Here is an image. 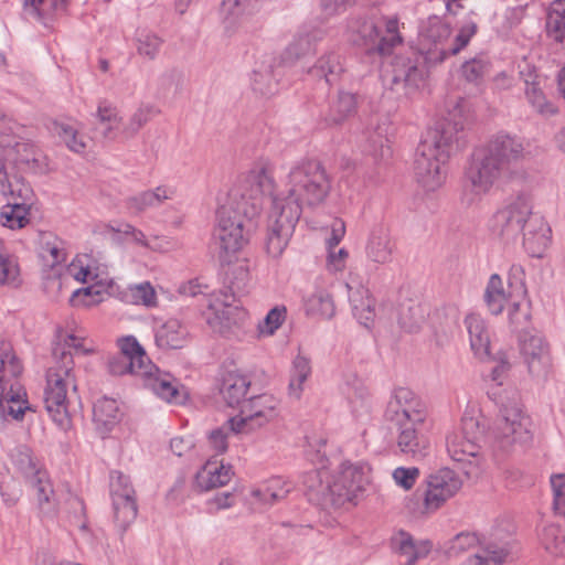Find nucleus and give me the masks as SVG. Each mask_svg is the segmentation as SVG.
Returning a JSON list of instances; mask_svg holds the SVG:
<instances>
[{"label": "nucleus", "instance_id": "5", "mask_svg": "<svg viewBox=\"0 0 565 565\" xmlns=\"http://www.w3.org/2000/svg\"><path fill=\"white\" fill-rule=\"evenodd\" d=\"M120 352L108 362L109 372L114 375L130 374L139 380L158 397L169 403H182L185 391L169 373L161 372L147 356L142 347L134 337L119 341Z\"/></svg>", "mask_w": 565, "mask_h": 565}, {"label": "nucleus", "instance_id": "23", "mask_svg": "<svg viewBox=\"0 0 565 565\" xmlns=\"http://www.w3.org/2000/svg\"><path fill=\"white\" fill-rule=\"evenodd\" d=\"M70 275L79 282H92L95 284L79 288L72 294L71 303L73 306L90 307L103 301V294L105 284L103 279H98V275L94 274L90 266H84L82 260L78 259L76 263H72L68 267Z\"/></svg>", "mask_w": 565, "mask_h": 565}, {"label": "nucleus", "instance_id": "51", "mask_svg": "<svg viewBox=\"0 0 565 565\" xmlns=\"http://www.w3.org/2000/svg\"><path fill=\"white\" fill-rule=\"evenodd\" d=\"M121 299L127 303L142 305L147 308L156 307L158 303L154 288L148 281L128 286L121 292Z\"/></svg>", "mask_w": 565, "mask_h": 565}, {"label": "nucleus", "instance_id": "49", "mask_svg": "<svg viewBox=\"0 0 565 565\" xmlns=\"http://www.w3.org/2000/svg\"><path fill=\"white\" fill-rule=\"evenodd\" d=\"M539 539L541 545L553 556H565V532L554 523L544 524Z\"/></svg>", "mask_w": 565, "mask_h": 565}, {"label": "nucleus", "instance_id": "12", "mask_svg": "<svg viewBox=\"0 0 565 565\" xmlns=\"http://www.w3.org/2000/svg\"><path fill=\"white\" fill-rule=\"evenodd\" d=\"M508 177L482 150L476 149L465 168L461 202L468 206L480 202Z\"/></svg>", "mask_w": 565, "mask_h": 565}, {"label": "nucleus", "instance_id": "43", "mask_svg": "<svg viewBox=\"0 0 565 565\" xmlns=\"http://www.w3.org/2000/svg\"><path fill=\"white\" fill-rule=\"evenodd\" d=\"M290 491L288 482L279 477H275L266 481L260 487L252 491L253 498L258 502L271 505L287 497Z\"/></svg>", "mask_w": 565, "mask_h": 565}, {"label": "nucleus", "instance_id": "64", "mask_svg": "<svg viewBox=\"0 0 565 565\" xmlns=\"http://www.w3.org/2000/svg\"><path fill=\"white\" fill-rule=\"evenodd\" d=\"M12 459L14 465L26 478H31L36 471H41L36 467L31 449L26 446L18 447L12 455Z\"/></svg>", "mask_w": 565, "mask_h": 565}, {"label": "nucleus", "instance_id": "58", "mask_svg": "<svg viewBox=\"0 0 565 565\" xmlns=\"http://www.w3.org/2000/svg\"><path fill=\"white\" fill-rule=\"evenodd\" d=\"M162 45V40L154 33L139 31L136 36V50L140 56L152 61L157 58Z\"/></svg>", "mask_w": 565, "mask_h": 565}, {"label": "nucleus", "instance_id": "29", "mask_svg": "<svg viewBox=\"0 0 565 565\" xmlns=\"http://www.w3.org/2000/svg\"><path fill=\"white\" fill-rule=\"evenodd\" d=\"M395 243L387 227L377 226L370 233L365 245L366 258L379 265L387 264L393 258Z\"/></svg>", "mask_w": 565, "mask_h": 565}, {"label": "nucleus", "instance_id": "46", "mask_svg": "<svg viewBox=\"0 0 565 565\" xmlns=\"http://www.w3.org/2000/svg\"><path fill=\"white\" fill-rule=\"evenodd\" d=\"M311 375L310 360L301 354H298L291 366L290 380L288 385V394L294 399H299L303 392V384Z\"/></svg>", "mask_w": 565, "mask_h": 565}, {"label": "nucleus", "instance_id": "52", "mask_svg": "<svg viewBox=\"0 0 565 565\" xmlns=\"http://www.w3.org/2000/svg\"><path fill=\"white\" fill-rule=\"evenodd\" d=\"M158 110L152 105H140L125 121V125L121 128V138L130 139L135 137L140 129L147 125L154 116H157Z\"/></svg>", "mask_w": 565, "mask_h": 565}, {"label": "nucleus", "instance_id": "25", "mask_svg": "<svg viewBox=\"0 0 565 565\" xmlns=\"http://www.w3.org/2000/svg\"><path fill=\"white\" fill-rule=\"evenodd\" d=\"M396 445L399 451L413 458H423L429 448L428 438L424 434L425 424H403L394 426Z\"/></svg>", "mask_w": 565, "mask_h": 565}, {"label": "nucleus", "instance_id": "31", "mask_svg": "<svg viewBox=\"0 0 565 565\" xmlns=\"http://www.w3.org/2000/svg\"><path fill=\"white\" fill-rule=\"evenodd\" d=\"M470 348L480 360L490 359V332L486 320L478 313H469L465 318Z\"/></svg>", "mask_w": 565, "mask_h": 565}, {"label": "nucleus", "instance_id": "1", "mask_svg": "<svg viewBox=\"0 0 565 565\" xmlns=\"http://www.w3.org/2000/svg\"><path fill=\"white\" fill-rule=\"evenodd\" d=\"M331 191V179L316 160L292 164L287 172L285 190L274 195L268 217L266 252L273 258L282 255L300 218L302 207L321 205Z\"/></svg>", "mask_w": 565, "mask_h": 565}, {"label": "nucleus", "instance_id": "61", "mask_svg": "<svg viewBox=\"0 0 565 565\" xmlns=\"http://www.w3.org/2000/svg\"><path fill=\"white\" fill-rule=\"evenodd\" d=\"M363 138L365 141L364 150L375 159L383 158L390 152V148L385 147L386 138L382 128L377 127L374 131H364Z\"/></svg>", "mask_w": 565, "mask_h": 565}, {"label": "nucleus", "instance_id": "32", "mask_svg": "<svg viewBox=\"0 0 565 565\" xmlns=\"http://www.w3.org/2000/svg\"><path fill=\"white\" fill-rule=\"evenodd\" d=\"M49 129L57 137L68 150L75 153H84L89 139L79 130V125L73 120H53Z\"/></svg>", "mask_w": 565, "mask_h": 565}, {"label": "nucleus", "instance_id": "54", "mask_svg": "<svg viewBox=\"0 0 565 565\" xmlns=\"http://www.w3.org/2000/svg\"><path fill=\"white\" fill-rule=\"evenodd\" d=\"M345 392L352 412L356 416L366 414L371 407L370 393L365 384L358 377H354L352 383H348Z\"/></svg>", "mask_w": 565, "mask_h": 565}, {"label": "nucleus", "instance_id": "10", "mask_svg": "<svg viewBox=\"0 0 565 565\" xmlns=\"http://www.w3.org/2000/svg\"><path fill=\"white\" fill-rule=\"evenodd\" d=\"M348 39L380 55H390L403 42L397 19L376 15L352 19L348 25Z\"/></svg>", "mask_w": 565, "mask_h": 565}, {"label": "nucleus", "instance_id": "50", "mask_svg": "<svg viewBox=\"0 0 565 565\" xmlns=\"http://www.w3.org/2000/svg\"><path fill=\"white\" fill-rule=\"evenodd\" d=\"M40 255L50 265L55 266L65 260L64 242L50 232L40 234Z\"/></svg>", "mask_w": 565, "mask_h": 565}, {"label": "nucleus", "instance_id": "9", "mask_svg": "<svg viewBox=\"0 0 565 565\" xmlns=\"http://www.w3.org/2000/svg\"><path fill=\"white\" fill-rule=\"evenodd\" d=\"M22 363L9 341L0 340V422L19 420L29 409L20 383Z\"/></svg>", "mask_w": 565, "mask_h": 565}, {"label": "nucleus", "instance_id": "15", "mask_svg": "<svg viewBox=\"0 0 565 565\" xmlns=\"http://www.w3.org/2000/svg\"><path fill=\"white\" fill-rule=\"evenodd\" d=\"M461 486V479L448 468L429 475L424 488L417 490L423 500L420 512L423 514L436 512L460 490Z\"/></svg>", "mask_w": 565, "mask_h": 565}, {"label": "nucleus", "instance_id": "40", "mask_svg": "<svg viewBox=\"0 0 565 565\" xmlns=\"http://www.w3.org/2000/svg\"><path fill=\"white\" fill-rule=\"evenodd\" d=\"M303 308L308 316L331 318L335 307L331 294L323 287H316L315 290L303 296Z\"/></svg>", "mask_w": 565, "mask_h": 565}, {"label": "nucleus", "instance_id": "41", "mask_svg": "<svg viewBox=\"0 0 565 565\" xmlns=\"http://www.w3.org/2000/svg\"><path fill=\"white\" fill-rule=\"evenodd\" d=\"M510 553L507 542H490L478 548L469 556L462 565H499L502 564Z\"/></svg>", "mask_w": 565, "mask_h": 565}, {"label": "nucleus", "instance_id": "55", "mask_svg": "<svg viewBox=\"0 0 565 565\" xmlns=\"http://www.w3.org/2000/svg\"><path fill=\"white\" fill-rule=\"evenodd\" d=\"M547 34L556 42L565 39V1H554L550 8L546 22Z\"/></svg>", "mask_w": 565, "mask_h": 565}, {"label": "nucleus", "instance_id": "22", "mask_svg": "<svg viewBox=\"0 0 565 565\" xmlns=\"http://www.w3.org/2000/svg\"><path fill=\"white\" fill-rule=\"evenodd\" d=\"M279 414V401L269 394L254 396L242 404L237 423L245 434L274 422Z\"/></svg>", "mask_w": 565, "mask_h": 565}, {"label": "nucleus", "instance_id": "2", "mask_svg": "<svg viewBox=\"0 0 565 565\" xmlns=\"http://www.w3.org/2000/svg\"><path fill=\"white\" fill-rule=\"evenodd\" d=\"M86 338L73 331L58 328L52 347V365L46 372L44 405L57 426L64 430L71 427L68 390L76 391L73 354H88Z\"/></svg>", "mask_w": 565, "mask_h": 565}, {"label": "nucleus", "instance_id": "37", "mask_svg": "<svg viewBox=\"0 0 565 565\" xmlns=\"http://www.w3.org/2000/svg\"><path fill=\"white\" fill-rule=\"evenodd\" d=\"M121 413L116 399L103 397L96 401L93 407V420L96 429L105 435L120 420Z\"/></svg>", "mask_w": 565, "mask_h": 565}, {"label": "nucleus", "instance_id": "35", "mask_svg": "<svg viewBox=\"0 0 565 565\" xmlns=\"http://www.w3.org/2000/svg\"><path fill=\"white\" fill-rule=\"evenodd\" d=\"M392 88L402 85L405 88H416L424 79V72L409 58L398 57L392 65V73L386 75Z\"/></svg>", "mask_w": 565, "mask_h": 565}, {"label": "nucleus", "instance_id": "18", "mask_svg": "<svg viewBox=\"0 0 565 565\" xmlns=\"http://www.w3.org/2000/svg\"><path fill=\"white\" fill-rule=\"evenodd\" d=\"M370 472L371 468L365 463L342 462L337 472L332 475L333 491H335L334 507L351 502L359 493L363 492L370 483Z\"/></svg>", "mask_w": 565, "mask_h": 565}, {"label": "nucleus", "instance_id": "13", "mask_svg": "<svg viewBox=\"0 0 565 565\" xmlns=\"http://www.w3.org/2000/svg\"><path fill=\"white\" fill-rule=\"evenodd\" d=\"M7 166L0 163V193L8 200L0 211V225L9 230H20L30 222V202L33 190L22 174L9 172Z\"/></svg>", "mask_w": 565, "mask_h": 565}, {"label": "nucleus", "instance_id": "53", "mask_svg": "<svg viewBox=\"0 0 565 565\" xmlns=\"http://www.w3.org/2000/svg\"><path fill=\"white\" fill-rule=\"evenodd\" d=\"M322 36L323 34L319 30L300 32L288 45L286 54L289 58H300L313 52L316 44L322 39Z\"/></svg>", "mask_w": 565, "mask_h": 565}, {"label": "nucleus", "instance_id": "63", "mask_svg": "<svg viewBox=\"0 0 565 565\" xmlns=\"http://www.w3.org/2000/svg\"><path fill=\"white\" fill-rule=\"evenodd\" d=\"M118 497L136 499V492L128 476L121 471H113L110 475V498L117 499Z\"/></svg>", "mask_w": 565, "mask_h": 565}, {"label": "nucleus", "instance_id": "30", "mask_svg": "<svg viewBox=\"0 0 565 565\" xmlns=\"http://www.w3.org/2000/svg\"><path fill=\"white\" fill-rule=\"evenodd\" d=\"M233 476L232 467L215 457L210 458L195 475V484L203 491L227 484Z\"/></svg>", "mask_w": 565, "mask_h": 565}, {"label": "nucleus", "instance_id": "28", "mask_svg": "<svg viewBox=\"0 0 565 565\" xmlns=\"http://www.w3.org/2000/svg\"><path fill=\"white\" fill-rule=\"evenodd\" d=\"M188 327L177 318H170L158 324L154 330V341L162 350L182 349L189 341Z\"/></svg>", "mask_w": 565, "mask_h": 565}, {"label": "nucleus", "instance_id": "62", "mask_svg": "<svg viewBox=\"0 0 565 565\" xmlns=\"http://www.w3.org/2000/svg\"><path fill=\"white\" fill-rule=\"evenodd\" d=\"M552 491V508L555 514L565 518V473H554L550 477Z\"/></svg>", "mask_w": 565, "mask_h": 565}, {"label": "nucleus", "instance_id": "42", "mask_svg": "<svg viewBox=\"0 0 565 565\" xmlns=\"http://www.w3.org/2000/svg\"><path fill=\"white\" fill-rule=\"evenodd\" d=\"M232 434H245L236 417L227 419L223 425L207 433V446L215 454V458L227 451L228 438Z\"/></svg>", "mask_w": 565, "mask_h": 565}, {"label": "nucleus", "instance_id": "60", "mask_svg": "<svg viewBox=\"0 0 565 565\" xmlns=\"http://www.w3.org/2000/svg\"><path fill=\"white\" fill-rule=\"evenodd\" d=\"M277 83L271 74L270 66L255 70L252 75V88L260 96L267 97L276 92Z\"/></svg>", "mask_w": 565, "mask_h": 565}, {"label": "nucleus", "instance_id": "16", "mask_svg": "<svg viewBox=\"0 0 565 565\" xmlns=\"http://www.w3.org/2000/svg\"><path fill=\"white\" fill-rule=\"evenodd\" d=\"M428 409L423 399L408 387H396L387 402L385 418L393 426L426 424Z\"/></svg>", "mask_w": 565, "mask_h": 565}, {"label": "nucleus", "instance_id": "3", "mask_svg": "<svg viewBox=\"0 0 565 565\" xmlns=\"http://www.w3.org/2000/svg\"><path fill=\"white\" fill-rule=\"evenodd\" d=\"M468 124L465 105L457 104L448 117L429 130L417 148L414 174L418 184L427 192L441 188L446 179L445 164L459 147V134Z\"/></svg>", "mask_w": 565, "mask_h": 565}, {"label": "nucleus", "instance_id": "34", "mask_svg": "<svg viewBox=\"0 0 565 565\" xmlns=\"http://www.w3.org/2000/svg\"><path fill=\"white\" fill-rule=\"evenodd\" d=\"M249 385L250 381L245 374L236 370L227 371L222 377L220 393L224 402L234 407L245 402Z\"/></svg>", "mask_w": 565, "mask_h": 565}, {"label": "nucleus", "instance_id": "36", "mask_svg": "<svg viewBox=\"0 0 565 565\" xmlns=\"http://www.w3.org/2000/svg\"><path fill=\"white\" fill-rule=\"evenodd\" d=\"M358 108V98L353 93L339 90L332 98L324 121L329 126H337L353 116Z\"/></svg>", "mask_w": 565, "mask_h": 565}, {"label": "nucleus", "instance_id": "17", "mask_svg": "<svg viewBox=\"0 0 565 565\" xmlns=\"http://www.w3.org/2000/svg\"><path fill=\"white\" fill-rule=\"evenodd\" d=\"M537 215L533 213L532 198L521 193L495 214V227L503 238L515 239L525 230L530 220Z\"/></svg>", "mask_w": 565, "mask_h": 565}, {"label": "nucleus", "instance_id": "38", "mask_svg": "<svg viewBox=\"0 0 565 565\" xmlns=\"http://www.w3.org/2000/svg\"><path fill=\"white\" fill-rule=\"evenodd\" d=\"M96 118L102 125V135L105 139L115 140L121 138V128L125 125L119 109L109 102L103 100L98 104Z\"/></svg>", "mask_w": 565, "mask_h": 565}, {"label": "nucleus", "instance_id": "11", "mask_svg": "<svg viewBox=\"0 0 565 565\" xmlns=\"http://www.w3.org/2000/svg\"><path fill=\"white\" fill-rule=\"evenodd\" d=\"M483 427L478 417L465 414L460 425L446 435V448L449 457L457 462L467 465V476H476L483 461L480 441Z\"/></svg>", "mask_w": 565, "mask_h": 565}, {"label": "nucleus", "instance_id": "24", "mask_svg": "<svg viewBox=\"0 0 565 565\" xmlns=\"http://www.w3.org/2000/svg\"><path fill=\"white\" fill-rule=\"evenodd\" d=\"M524 84V97L530 107L541 116L550 117L557 113V107L545 93V79L535 71L520 72Z\"/></svg>", "mask_w": 565, "mask_h": 565}, {"label": "nucleus", "instance_id": "56", "mask_svg": "<svg viewBox=\"0 0 565 565\" xmlns=\"http://www.w3.org/2000/svg\"><path fill=\"white\" fill-rule=\"evenodd\" d=\"M489 542H481L476 533L462 532L457 534L450 540L447 553L449 556H459L468 551H478V548L488 544Z\"/></svg>", "mask_w": 565, "mask_h": 565}, {"label": "nucleus", "instance_id": "26", "mask_svg": "<svg viewBox=\"0 0 565 565\" xmlns=\"http://www.w3.org/2000/svg\"><path fill=\"white\" fill-rule=\"evenodd\" d=\"M523 234V246L532 257L541 258L552 242V230L543 216H533Z\"/></svg>", "mask_w": 565, "mask_h": 565}, {"label": "nucleus", "instance_id": "27", "mask_svg": "<svg viewBox=\"0 0 565 565\" xmlns=\"http://www.w3.org/2000/svg\"><path fill=\"white\" fill-rule=\"evenodd\" d=\"M332 480V475L326 469L308 472L303 479L308 500L316 504L334 507L335 491Z\"/></svg>", "mask_w": 565, "mask_h": 565}, {"label": "nucleus", "instance_id": "45", "mask_svg": "<svg viewBox=\"0 0 565 565\" xmlns=\"http://www.w3.org/2000/svg\"><path fill=\"white\" fill-rule=\"evenodd\" d=\"M29 479L36 491V499L41 511L47 514L53 513L55 511V494L46 471H36Z\"/></svg>", "mask_w": 565, "mask_h": 565}, {"label": "nucleus", "instance_id": "20", "mask_svg": "<svg viewBox=\"0 0 565 565\" xmlns=\"http://www.w3.org/2000/svg\"><path fill=\"white\" fill-rule=\"evenodd\" d=\"M479 149L494 161L507 175H510L512 167L524 160L527 154L526 145L523 139L503 131L492 136Z\"/></svg>", "mask_w": 565, "mask_h": 565}, {"label": "nucleus", "instance_id": "33", "mask_svg": "<svg viewBox=\"0 0 565 565\" xmlns=\"http://www.w3.org/2000/svg\"><path fill=\"white\" fill-rule=\"evenodd\" d=\"M347 288L349 290V300L353 316L362 326L370 328L376 316L375 300L364 286L359 285L353 287L347 284Z\"/></svg>", "mask_w": 565, "mask_h": 565}, {"label": "nucleus", "instance_id": "6", "mask_svg": "<svg viewBox=\"0 0 565 565\" xmlns=\"http://www.w3.org/2000/svg\"><path fill=\"white\" fill-rule=\"evenodd\" d=\"M477 32L473 22L463 24L455 36H451V26L437 15L423 21L417 36V50L428 64H438L446 58L458 54L468 45Z\"/></svg>", "mask_w": 565, "mask_h": 565}, {"label": "nucleus", "instance_id": "59", "mask_svg": "<svg viewBox=\"0 0 565 565\" xmlns=\"http://www.w3.org/2000/svg\"><path fill=\"white\" fill-rule=\"evenodd\" d=\"M20 268L17 258L8 250L0 254V286H18Z\"/></svg>", "mask_w": 565, "mask_h": 565}, {"label": "nucleus", "instance_id": "19", "mask_svg": "<svg viewBox=\"0 0 565 565\" xmlns=\"http://www.w3.org/2000/svg\"><path fill=\"white\" fill-rule=\"evenodd\" d=\"M204 316L210 328L223 334L238 324L244 319L245 312L236 303L234 294L224 289L210 295Z\"/></svg>", "mask_w": 565, "mask_h": 565}, {"label": "nucleus", "instance_id": "4", "mask_svg": "<svg viewBox=\"0 0 565 565\" xmlns=\"http://www.w3.org/2000/svg\"><path fill=\"white\" fill-rule=\"evenodd\" d=\"M490 379L495 384L488 395L499 406V418L493 428V437L498 445L505 449L514 445H524L531 440L530 419L523 412L520 395L514 390H500L511 370L505 353L495 359Z\"/></svg>", "mask_w": 565, "mask_h": 565}, {"label": "nucleus", "instance_id": "8", "mask_svg": "<svg viewBox=\"0 0 565 565\" xmlns=\"http://www.w3.org/2000/svg\"><path fill=\"white\" fill-rule=\"evenodd\" d=\"M286 177L287 174L281 180L282 188L276 189L271 163L259 160L231 189L228 199L246 218H253L260 211L263 194H270L271 205L274 204V195L285 190Z\"/></svg>", "mask_w": 565, "mask_h": 565}, {"label": "nucleus", "instance_id": "47", "mask_svg": "<svg viewBox=\"0 0 565 565\" xmlns=\"http://www.w3.org/2000/svg\"><path fill=\"white\" fill-rule=\"evenodd\" d=\"M257 6V0H223L222 14L224 22L230 25L243 23Z\"/></svg>", "mask_w": 565, "mask_h": 565}, {"label": "nucleus", "instance_id": "48", "mask_svg": "<svg viewBox=\"0 0 565 565\" xmlns=\"http://www.w3.org/2000/svg\"><path fill=\"white\" fill-rule=\"evenodd\" d=\"M113 519L118 530L124 533L135 522L138 513L136 499L118 497L111 499Z\"/></svg>", "mask_w": 565, "mask_h": 565}, {"label": "nucleus", "instance_id": "39", "mask_svg": "<svg viewBox=\"0 0 565 565\" xmlns=\"http://www.w3.org/2000/svg\"><path fill=\"white\" fill-rule=\"evenodd\" d=\"M516 294L513 289L507 290L503 281L498 274L490 276L484 290V301L488 310L492 315H499L504 309L508 301Z\"/></svg>", "mask_w": 565, "mask_h": 565}, {"label": "nucleus", "instance_id": "21", "mask_svg": "<svg viewBox=\"0 0 565 565\" xmlns=\"http://www.w3.org/2000/svg\"><path fill=\"white\" fill-rule=\"evenodd\" d=\"M520 350L529 373L537 380H545L552 367V356L543 334L536 330L524 331L520 334Z\"/></svg>", "mask_w": 565, "mask_h": 565}, {"label": "nucleus", "instance_id": "7", "mask_svg": "<svg viewBox=\"0 0 565 565\" xmlns=\"http://www.w3.org/2000/svg\"><path fill=\"white\" fill-rule=\"evenodd\" d=\"M0 163L9 172H36L41 168L40 152L30 139V130L0 110Z\"/></svg>", "mask_w": 565, "mask_h": 565}, {"label": "nucleus", "instance_id": "14", "mask_svg": "<svg viewBox=\"0 0 565 565\" xmlns=\"http://www.w3.org/2000/svg\"><path fill=\"white\" fill-rule=\"evenodd\" d=\"M244 217L246 216L239 213L230 200L217 210L214 238L220 248V257L224 262L228 260L227 256L241 250L247 242L243 230Z\"/></svg>", "mask_w": 565, "mask_h": 565}, {"label": "nucleus", "instance_id": "57", "mask_svg": "<svg viewBox=\"0 0 565 565\" xmlns=\"http://www.w3.org/2000/svg\"><path fill=\"white\" fill-rule=\"evenodd\" d=\"M66 0H24L25 10L39 19L51 18L64 11Z\"/></svg>", "mask_w": 565, "mask_h": 565}, {"label": "nucleus", "instance_id": "44", "mask_svg": "<svg viewBox=\"0 0 565 565\" xmlns=\"http://www.w3.org/2000/svg\"><path fill=\"white\" fill-rule=\"evenodd\" d=\"M341 57L334 52H328L319 57L310 68L313 77L323 78L328 84L334 83L343 72Z\"/></svg>", "mask_w": 565, "mask_h": 565}]
</instances>
